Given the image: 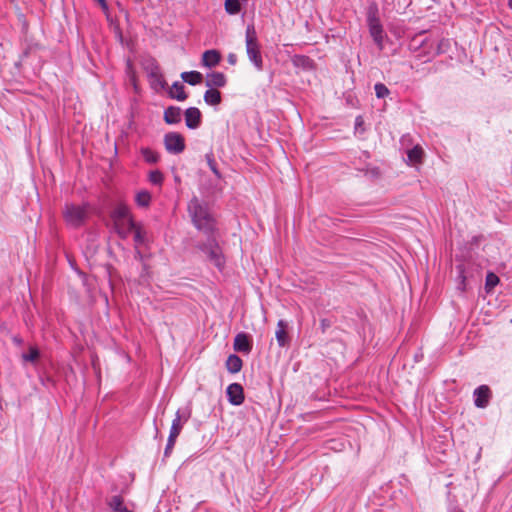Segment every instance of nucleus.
<instances>
[{"label": "nucleus", "mask_w": 512, "mask_h": 512, "mask_svg": "<svg viewBox=\"0 0 512 512\" xmlns=\"http://www.w3.org/2000/svg\"><path fill=\"white\" fill-rule=\"evenodd\" d=\"M128 63H129V60H128V59H126V66H127V67H128Z\"/></svg>", "instance_id": "nucleus-42"}, {"label": "nucleus", "mask_w": 512, "mask_h": 512, "mask_svg": "<svg viewBox=\"0 0 512 512\" xmlns=\"http://www.w3.org/2000/svg\"><path fill=\"white\" fill-rule=\"evenodd\" d=\"M185 123L189 129H196L201 124V112L196 107H190L185 111Z\"/></svg>", "instance_id": "nucleus-13"}, {"label": "nucleus", "mask_w": 512, "mask_h": 512, "mask_svg": "<svg viewBox=\"0 0 512 512\" xmlns=\"http://www.w3.org/2000/svg\"><path fill=\"white\" fill-rule=\"evenodd\" d=\"M367 24L369 28L370 36L372 37L374 43L381 51L384 49V39L386 38V34L383 30V26L380 22L379 17L377 16V11L370 10L367 16Z\"/></svg>", "instance_id": "nucleus-6"}, {"label": "nucleus", "mask_w": 512, "mask_h": 512, "mask_svg": "<svg viewBox=\"0 0 512 512\" xmlns=\"http://www.w3.org/2000/svg\"><path fill=\"white\" fill-rule=\"evenodd\" d=\"M360 118H356L357 124H360Z\"/></svg>", "instance_id": "nucleus-41"}, {"label": "nucleus", "mask_w": 512, "mask_h": 512, "mask_svg": "<svg viewBox=\"0 0 512 512\" xmlns=\"http://www.w3.org/2000/svg\"><path fill=\"white\" fill-rule=\"evenodd\" d=\"M374 89L377 98H385L389 95V89L383 83H376Z\"/></svg>", "instance_id": "nucleus-33"}, {"label": "nucleus", "mask_w": 512, "mask_h": 512, "mask_svg": "<svg viewBox=\"0 0 512 512\" xmlns=\"http://www.w3.org/2000/svg\"><path fill=\"white\" fill-rule=\"evenodd\" d=\"M287 323L284 320H279L277 323V329L275 332L277 343L280 347H285L289 342V336L287 333Z\"/></svg>", "instance_id": "nucleus-18"}, {"label": "nucleus", "mask_w": 512, "mask_h": 512, "mask_svg": "<svg viewBox=\"0 0 512 512\" xmlns=\"http://www.w3.org/2000/svg\"><path fill=\"white\" fill-rule=\"evenodd\" d=\"M141 154H142L144 160L148 163H156L159 160L158 153L153 151L150 148H142Z\"/></svg>", "instance_id": "nucleus-29"}, {"label": "nucleus", "mask_w": 512, "mask_h": 512, "mask_svg": "<svg viewBox=\"0 0 512 512\" xmlns=\"http://www.w3.org/2000/svg\"><path fill=\"white\" fill-rule=\"evenodd\" d=\"M296 63H301L302 65H310L311 63V60L308 58V57H305V56H300V57H297L296 60H295Z\"/></svg>", "instance_id": "nucleus-35"}, {"label": "nucleus", "mask_w": 512, "mask_h": 512, "mask_svg": "<svg viewBox=\"0 0 512 512\" xmlns=\"http://www.w3.org/2000/svg\"><path fill=\"white\" fill-rule=\"evenodd\" d=\"M109 508L115 512H127L126 505L124 504L123 497L121 495H114L107 501Z\"/></svg>", "instance_id": "nucleus-20"}, {"label": "nucleus", "mask_w": 512, "mask_h": 512, "mask_svg": "<svg viewBox=\"0 0 512 512\" xmlns=\"http://www.w3.org/2000/svg\"><path fill=\"white\" fill-rule=\"evenodd\" d=\"M14 342L18 345L22 344V339L21 338H18V337H14L13 338Z\"/></svg>", "instance_id": "nucleus-37"}, {"label": "nucleus", "mask_w": 512, "mask_h": 512, "mask_svg": "<svg viewBox=\"0 0 512 512\" xmlns=\"http://www.w3.org/2000/svg\"><path fill=\"white\" fill-rule=\"evenodd\" d=\"M242 360L237 355H229L226 360V368L230 373H238L242 368Z\"/></svg>", "instance_id": "nucleus-22"}, {"label": "nucleus", "mask_w": 512, "mask_h": 512, "mask_svg": "<svg viewBox=\"0 0 512 512\" xmlns=\"http://www.w3.org/2000/svg\"><path fill=\"white\" fill-rule=\"evenodd\" d=\"M181 78L184 82L190 85L200 84L203 80V75L198 71L183 72Z\"/></svg>", "instance_id": "nucleus-23"}, {"label": "nucleus", "mask_w": 512, "mask_h": 512, "mask_svg": "<svg viewBox=\"0 0 512 512\" xmlns=\"http://www.w3.org/2000/svg\"><path fill=\"white\" fill-rule=\"evenodd\" d=\"M206 86L213 89V87L220 88L225 86L226 77L222 72L208 73L206 76Z\"/></svg>", "instance_id": "nucleus-17"}, {"label": "nucleus", "mask_w": 512, "mask_h": 512, "mask_svg": "<svg viewBox=\"0 0 512 512\" xmlns=\"http://www.w3.org/2000/svg\"><path fill=\"white\" fill-rule=\"evenodd\" d=\"M176 439L177 438H174L171 436L168 437L167 444L165 447V456H168L171 453V451L175 445Z\"/></svg>", "instance_id": "nucleus-34"}, {"label": "nucleus", "mask_w": 512, "mask_h": 512, "mask_svg": "<svg viewBox=\"0 0 512 512\" xmlns=\"http://www.w3.org/2000/svg\"><path fill=\"white\" fill-rule=\"evenodd\" d=\"M124 17L126 20H128V11H123Z\"/></svg>", "instance_id": "nucleus-38"}, {"label": "nucleus", "mask_w": 512, "mask_h": 512, "mask_svg": "<svg viewBox=\"0 0 512 512\" xmlns=\"http://www.w3.org/2000/svg\"><path fill=\"white\" fill-rule=\"evenodd\" d=\"M90 214V205L83 203L81 205L66 203L63 209V217L66 224L74 229L85 225Z\"/></svg>", "instance_id": "nucleus-3"}, {"label": "nucleus", "mask_w": 512, "mask_h": 512, "mask_svg": "<svg viewBox=\"0 0 512 512\" xmlns=\"http://www.w3.org/2000/svg\"><path fill=\"white\" fill-rule=\"evenodd\" d=\"M163 118L169 125L178 124L182 118V110L176 106H169L165 109Z\"/></svg>", "instance_id": "nucleus-14"}, {"label": "nucleus", "mask_w": 512, "mask_h": 512, "mask_svg": "<svg viewBox=\"0 0 512 512\" xmlns=\"http://www.w3.org/2000/svg\"><path fill=\"white\" fill-rule=\"evenodd\" d=\"M228 401L235 406H239L244 402L243 387L239 383H232L226 390Z\"/></svg>", "instance_id": "nucleus-9"}, {"label": "nucleus", "mask_w": 512, "mask_h": 512, "mask_svg": "<svg viewBox=\"0 0 512 512\" xmlns=\"http://www.w3.org/2000/svg\"><path fill=\"white\" fill-rule=\"evenodd\" d=\"M140 64H141V67L143 68V70L146 72V75H149L151 73H154V72L160 70V67L157 64V61L150 56L143 57L141 59Z\"/></svg>", "instance_id": "nucleus-21"}, {"label": "nucleus", "mask_w": 512, "mask_h": 512, "mask_svg": "<svg viewBox=\"0 0 512 512\" xmlns=\"http://www.w3.org/2000/svg\"><path fill=\"white\" fill-rule=\"evenodd\" d=\"M189 417V412L186 413L181 412V410H178L176 412L175 418L172 421L169 436L177 438L183 428L184 423L188 421Z\"/></svg>", "instance_id": "nucleus-10"}, {"label": "nucleus", "mask_w": 512, "mask_h": 512, "mask_svg": "<svg viewBox=\"0 0 512 512\" xmlns=\"http://www.w3.org/2000/svg\"><path fill=\"white\" fill-rule=\"evenodd\" d=\"M206 161H207V164L209 166V168L211 169V171L215 174V176L217 178H220L221 177V174L217 168V164H216V161L213 157V154H206Z\"/></svg>", "instance_id": "nucleus-32"}, {"label": "nucleus", "mask_w": 512, "mask_h": 512, "mask_svg": "<svg viewBox=\"0 0 512 512\" xmlns=\"http://www.w3.org/2000/svg\"><path fill=\"white\" fill-rule=\"evenodd\" d=\"M148 179L153 185L161 186L164 180L163 174L159 170H153L149 173Z\"/></svg>", "instance_id": "nucleus-31"}, {"label": "nucleus", "mask_w": 512, "mask_h": 512, "mask_svg": "<svg viewBox=\"0 0 512 512\" xmlns=\"http://www.w3.org/2000/svg\"><path fill=\"white\" fill-rule=\"evenodd\" d=\"M360 118H356L357 124H360Z\"/></svg>", "instance_id": "nucleus-40"}, {"label": "nucleus", "mask_w": 512, "mask_h": 512, "mask_svg": "<svg viewBox=\"0 0 512 512\" xmlns=\"http://www.w3.org/2000/svg\"><path fill=\"white\" fill-rule=\"evenodd\" d=\"M130 232L134 233L136 257H139L140 260H143L147 255L151 236L141 223H136L131 218Z\"/></svg>", "instance_id": "nucleus-5"}, {"label": "nucleus", "mask_w": 512, "mask_h": 512, "mask_svg": "<svg viewBox=\"0 0 512 512\" xmlns=\"http://www.w3.org/2000/svg\"><path fill=\"white\" fill-rule=\"evenodd\" d=\"M168 93L170 98L176 99L178 101H184L187 98V94L184 91V85L179 81H176L172 84Z\"/></svg>", "instance_id": "nucleus-19"}, {"label": "nucleus", "mask_w": 512, "mask_h": 512, "mask_svg": "<svg viewBox=\"0 0 512 512\" xmlns=\"http://www.w3.org/2000/svg\"><path fill=\"white\" fill-rule=\"evenodd\" d=\"M151 202V194L147 190H140L135 194V203L138 207L147 208Z\"/></svg>", "instance_id": "nucleus-24"}, {"label": "nucleus", "mask_w": 512, "mask_h": 512, "mask_svg": "<svg viewBox=\"0 0 512 512\" xmlns=\"http://www.w3.org/2000/svg\"><path fill=\"white\" fill-rule=\"evenodd\" d=\"M498 283L499 277L496 274L492 272L487 274L485 281V288L487 292H490Z\"/></svg>", "instance_id": "nucleus-30"}, {"label": "nucleus", "mask_w": 512, "mask_h": 512, "mask_svg": "<svg viewBox=\"0 0 512 512\" xmlns=\"http://www.w3.org/2000/svg\"><path fill=\"white\" fill-rule=\"evenodd\" d=\"M224 8L227 14L236 15L242 10V5L239 0H225Z\"/></svg>", "instance_id": "nucleus-26"}, {"label": "nucleus", "mask_w": 512, "mask_h": 512, "mask_svg": "<svg viewBox=\"0 0 512 512\" xmlns=\"http://www.w3.org/2000/svg\"><path fill=\"white\" fill-rule=\"evenodd\" d=\"M246 53L254 67L261 71L263 69V58L261 55V45L253 24H248L245 30Z\"/></svg>", "instance_id": "nucleus-4"}, {"label": "nucleus", "mask_w": 512, "mask_h": 512, "mask_svg": "<svg viewBox=\"0 0 512 512\" xmlns=\"http://www.w3.org/2000/svg\"><path fill=\"white\" fill-rule=\"evenodd\" d=\"M40 357V351L36 346H31L28 353L22 354V360L25 362H35Z\"/></svg>", "instance_id": "nucleus-28"}, {"label": "nucleus", "mask_w": 512, "mask_h": 512, "mask_svg": "<svg viewBox=\"0 0 512 512\" xmlns=\"http://www.w3.org/2000/svg\"><path fill=\"white\" fill-rule=\"evenodd\" d=\"M95 1L100 5L102 11L106 15V18L109 22L110 28L113 31L116 39L121 43L122 46H125L126 44H128V42L125 40V38L123 36V33L119 26V23L115 22L111 18L110 13H109V7H108L106 0H95Z\"/></svg>", "instance_id": "nucleus-8"}, {"label": "nucleus", "mask_w": 512, "mask_h": 512, "mask_svg": "<svg viewBox=\"0 0 512 512\" xmlns=\"http://www.w3.org/2000/svg\"><path fill=\"white\" fill-rule=\"evenodd\" d=\"M204 101L211 106L221 102V93L217 89H208L204 94Z\"/></svg>", "instance_id": "nucleus-25"}, {"label": "nucleus", "mask_w": 512, "mask_h": 512, "mask_svg": "<svg viewBox=\"0 0 512 512\" xmlns=\"http://www.w3.org/2000/svg\"><path fill=\"white\" fill-rule=\"evenodd\" d=\"M233 348L237 352L248 354L252 350V343L246 333H238L234 338Z\"/></svg>", "instance_id": "nucleus-12"}, {"label": "nucleus", "mask_w": 512, "mask_h": 512, "mask_svg": "<svg viewBox=\"0 0 512 512\" xmlns=\"http://www.w3.org/2000/svg\"><path fill=\"white\" fill-rule=\"evenodd\" d=\"M147 77H148L151 88L155 92H160L166 88L167 83L161 73V70L151 73V74L147 75Z\"/></svg>", "instance_id": "nucleus-15"}, {"label": "nucleus", "mask_w": 512, "mask_h": 512, "mask_svg": "<svg viewBox=\"0 0 512 512\" xmlns=\"http://www.w3.org/2000/svg\"><path fill=\"white\" fill-rule=\"evenodd\" d=\"M164 146L170 154H180L185 150V139L178 132H168L164 135Z\"/></svg>", "instance_id": "nucleus-7"}, {"label": "nucleus", "mask_w": 512, "mask_h": 512, "mask_svg": "<svg viewBox=\"0 0 512 512\" xmlns=\"http://www.w3.org/2000/svg\"><path fill=\"white\" fill-rule=\"evenodd\" d=\"M423 156V149L420 146H415L407 152V157L410 163H420Z\"/></svg>", "instance_id": "nucleus-27"}, {"label": "nucleus", "mask_w": 512, "mask_h": 512, "mask_svg": "<svg viewBox=\"0 0 512 512\" xmlns=\"http://www.w3.org/2000/svg\"><path fill=\"white\" fill-rule=\"evenodd\" d=\"M490 399V389L486 385H481L474 390V403L478 408H485Z\"/></svg>", "instance_id": "nucleus-11"}, {"label": "nucleus", "mask_w": 512, "mask_h": 512, "mask_svg": "<svg viewBox=\"0 0 512 512\" xmlns=\"http://www.w3.org/2000/svg\"><path fill=\"white\" fill-rule=\"evenodd\" d=\"M228 62H229L230 64H235V63H236V56H235L234 54H230V55L228 56Z\"/></svg>", "instance_id": "nucleus-36"}, {"label": "nucleus", "mask_w": 512, "mask_h": 512, "mask_svg": "<svg viewBox=\"0 0 512 512\" xmlns=\"http://www.w3.org/2000/svg\"><path fill=\"white\" fill-rule=\"evenodd\" d=\"M108 226L109 250L111 253H121L125 260L128 256V206L125 203H120L111 210Z\"/></svg>", "instance_id": "nucleus-2"}, {"label": "nucleus", "mask_w": 512, "mask_h": 512, "mask_svg": "<svg viewBox=\"0 0 512 512\" xmlns=\"http://www.w3.org/2000/svg\"><path fill=\"white\" fill-rule=\"evenodd\" d=\"M188 213L197 230L203 232L208 241L199 248L214 261V264L220 267L223 264L221 252L215 238V219L209 212L206 204L202 203L197 197H193L188 203Z\"/></svg>", "instance_id": "nucleus-1"}, {"label": "nucleus", "mask_w": 512, "mask_h": 512, "mask_svg": "<svg viewBox=\"0 0 512 512\" xmlns=\"http://www.w3.org/2000/svg\"><path fill=\"white\" fill-rule=\"evenodd\" d=\"M509 7L512 8V0H509Z\"/></svg>", "instance_id": "nucleus-39"}, {"label": "nucleus", "mask_w": 512, "mask_h": 512, "mask_svg": "<svg viewBox=\"0 0 512 512\" xmlns=\"http://www.w3.org/2000/svg\"><path fill=\"white\" fill-rule=\"evenodd\" d=\"M221 55L217 50H207L202 55V65L207 68H213L219 64Z\"/></svg>", "instance_id": "nucleus-16"}]
</instances>
